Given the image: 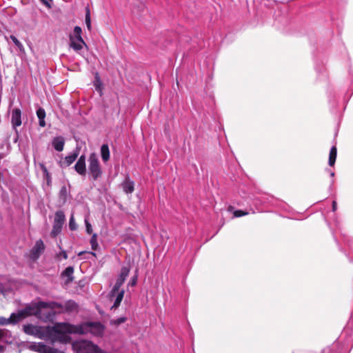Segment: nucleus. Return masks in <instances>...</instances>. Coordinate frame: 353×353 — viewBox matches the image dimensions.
I'll list each match as a JSON object with an SVG mask.
<instances>
[{"mask_svg":"<svg viewBox=\"0 0 353 353\" xmlns=\"http://www.w3.org/2000/svg\"><path fill=\"white\" fill-rule=\"evenodd\" d=\"M64 323H57L53 326H37L32 324L24 325L23 330L27 334L41 339L49 340L52 343L59 341L67 343L70 341L69 335L64 334Z\"/></svg>","mask_w":353,"mask_h":353,"instance_id":"1","label":"nucleus"},{"mask_svg":"<svg viewBox=\"0 0 353 353\" xmlns=\"http://www.w3.org/2000/svg\"><path fill=\"white\" fill-rule=\"evenodd\" d=\"M59 304L50 302L32 301L23 310L17 312L19 321L30 316H35L41 319H47L50 316V310L59 307Z\"/></svg>","mask_w":353,"mask_h":353,"instance_id":"2","label":"nucleus"},{"mask_svg":"<svg viewBox=\"0 0 353 353\" xmlns=\"http://www.w3.org/2000/svg\"><path fill=\"white\" fill-rule=\"evenodd\" d=\"M63 326L64 334L67 335L69 334H86L90 333L93 336H101L104 332L103 325L98 322H87L79 325L64 323Z\"/></svg>","mask_w":353,"mask_h":353,"instance_id":"3","label":"nucleus"},{"mask_svg":"<svg viewBox=\"0 0 353 353\" xmlns=\"http://www.w3.org/2000/svg\"><path fill=\"white\" fill-rule=\"evenodd\" d=\"M72 349L76 353H106L90 341L80 340L72 343Z\"/></svg>","mask_w":353,"mask_h":353,"instance_id":"4","label":"nucleus"},{"mask_svg":"<svg viewBox=\"0 0 353 353\" xmlns=\"http://www.w3.org/2000/svg\"><path fill=\"white\" fill-rule=\"evenodd\" d=\"M81 33V28L79 26H75L73 32L69 34V46L78 53H80L84 47L87 48V44L83 39Z\"/></svg>","mask_w":353,"mask_h":353,"instance_id":"5","label":"nucleus"},{"mask_svg":"<svg viewBox=\"0 0 353 353\" xmlns=\"http://www.w3.org/2000/svg\"><path fill=\"white\" fill-rule=\"evenodd\" d=\"M88 171L94 180L98 179L102 173L99 161L96 154L92 153L88 159Z\"/></svg>","mask_w":353,"mask_h":353,"instance_id":"6","label":"nucleus"},{"mask_svg":"<svg viewBox=\"0 0 353 353\" xmlns=\"http://www.w3.org/2000/svg\"><path fill=\"white\" fill-rule=\"evenodd\" d=\"M129 272H130V269L128 268H126V267L122 268V269L121 270V273H120L119 277L117 278L115 285L112 290V297L114 296V294L116 293V291H121L119 290V288L124 283L126 277L129 274Z\"/></svg>","mask_w":353,"mask_h":353,"instance_id":"7","label":"nucleus"},{"mask_svg":"<svg viewBox=\"0 0 353 353\" xmlns=\"http://www.w3.org/2000/svg\"><path fill=\"white\" fill-rule=\"evenodd\" d=\"M44 250V244L41 240H39L35 243L30 253V257L33 259H37Z\"/></svg>","mask_w":353,"mask_h":353,"instance_id":"8","label":"nucleus"},{"mask_svg":"<svg viewBox=\"0 0 353 353\" xmlns=\"http://www.w3.org/2000/svg\"><path fill=\"white\" fill-rule=\"evenodd\" d=\"M75 170L81 175L86 174L85 157L84 155L80 157L74 166Z\"/></svg>","mask_w":353,"mask_h":353,"instance_id":"9","label":"nucleus"},{"mask_svg":"<svg viewBox=\"0 0 353 353\" xmlns=\"http://www.w3.org/2000/svg\"><path fill=\"white\" fill-rule=\"evenodd\" d=\"M121 185L123 192L126 194H131L134 192V183L128 176L125 179Z\"/></svg>","mask_w":353,"mask_h":353,"instance_id":"10","label":"nucleus"},{"mask_svg":"<svg viewBox=\"0 0 353 353\" xmlns=\"http://www.w3.org/2000/svg\"><path fill=\"white\" fill-rule=\"evenodd\" d=\"M19 321V319L17 313H12L10 318L0 316V325H6L8 324L16 323Z\"/></svg>","mask_w":353,"mask_h":353,"instance_id":"11","label":"nucleus"},{"mask_svg":"<svg viewBox=\"0 0 353 353\" xmlns=\"http://www.w3.org/2000/svg\"><path fill=\"white\" fill-rule=\"evenodd\" d=\"M124 295V290H121V291H116L114 294V296L112 297V294H110V299L113 301V305L112 307L117 308L120 305Z\"/></svg>","mask_w":353,"mask_h":353,"instance_id":"12","label":"nucleus"},{"mask_svg":"<svg viewBox=\"0 0 353 353\" xmlns=\"http://www.w3.org/2000/svg\"><path fill=\"white\" fill-rule=\"evenodd\" d=\"M21 112L18 108L14 109L12 112V123L13 126L18 127L21 125Z\"/></svg>","mask_w":353,"mask_h":353,"instance_id":"13","label":"nucleus"},{"mask_svg":"<svg viewBox=\"0 0 353 353\" xmlns=\"http://www.w3.org/2000/svg\"><path fill=\"white\" fill-rule=\"evenodd\" d=\"M74 268L68 267L62 273L61 276L65 284L69 283L73 279Z\"/></svg>","mask_w":353,"mask_h":353,"instance_id":"14","label":"nucleus"},{"mask_svg":"<svg viewBox=\"0 0 353 353\" xmlns=\"http://www.w3.org/2000/svg\"><path fill=\"white\" fill-rule=\"evenodd\" d=\"M31 349L40 353H50V348L43 343L32 344Z\"/></svg>","mask_w":353,"mask_h":353,"instance_id":"15","label":"nucleus"},{"mask_svg":"<svg viewBox=\"0 0 353 353\" xmlns=\"http://www.w3.org/2000/svg\"><path fill=\"white\" fill-rule=\"evenodd\" d=\"M64 144V139L61 137H57L52 140V145L57 151H62L63 150Z\"/></svg>","mask_w":353,"mask_h":353,"instance_id":"16","label":"nucleus"},{"mask_svg":"<svg viewBox=\"0 0 353 353\" xmlns=\"http://www.w3.org/2000/svg\"><path fill=\"white\" fill-rule=\"evenodd\" d=\"M78 156V152H75L74 153H72L67 157H65V159L62 161V165L63 166H69L71 165L77 159Z\"/></svg>","mask_w":353,"mask_h":353,"instance_id":"17","label":"nucleus"},{"mask_svg":"<svg viewBox=\"0 0 353 353\" xmlns=\"http://www.w3.org/2000/svg\"><path fill=\"white\" fill-rule=\"evenodd\" d=\"M37 115L39 120V125L41 127L46 126L45 117H46V112L43 108H39L37 110Z\"/></svg>","mask_w":353,"mask_h":353,"instance_id":"18","label":"nucleus"},{"mask_svg":"<svg viewBox=\"0 0 353 353\" xmlns=\"http://www.w3.org/2000/svg\"><path fill=\"white\" fill-rule=\"evenodd\" d=\"M101 155L102 160L104 162H106L107 161L109 160L110 150H109V148H108V145H106V144L102 145V146L101 148Z\"/></svg>","mask_w":353,"mask_h":353,"instance_id":"19","label":"nucleus"},{"mask_svg":"<svg viewBox=\"0 0 353 353\" xmlns=\"http://www.w3.org/2000/svg\"><path fill=\"white\" fill-rule=\"evenodd\" d=\"M336 158V148L335 146H333L330 152V157H329V165L330 166L334 165L335 161Z\"/></svg>","mask_w":353,"mask_h":353,"instance_id":"20","label":"nucleus"},{"mask_svg":"<svg viewBox=\"0 0 353 353\" xmlns=\"http://www.w3.org/2000/svg\"><path fill=\"white\" fill-rule=\"evenodd\" d=\"M65 220V215L63 212L58 211L55 214L54 223L63 225Z\"/></svg>","mask_w":353,"mask_h":353,"instance_id":"21","label":"nucleus"},{"mask_svg":"<svg viewBox=\"0 0 353 353\" xmlns=\"http://www.w3.org/2000/svg\"><path fill=\"white\" fill-rule=\"evenodd\" d=\"M62 225H60L59 223H54L53 228L52 230V235L55 236H57L61 231Z\"/></svg>","mask_w":353,"mask_h":353,"instance_id":"22","label":"nucleus"},{"mask_svg":"<svg viewBox=\"0 0 353 353\" xmlns=\"http://www.w3.org/2000/svg\"><path fill=\"white\" fill-rule=\"evenodd\" d=\"M90 245L92 250H97L98 247L97 243V235L96 234H93L92 238L90 239Z\"/></svg>","mask_w":353,"mask_h":353,"instance_id":"23","label":"nucleus"},{"mask_svg":"<svg viewBox=\"0 0 353 353\" xmlns=\"http://www.w3.org/2000/svg\"><path fill=\"white\" fill-rule=\"evenodd\" d=\"M69 228L71 230H75L77 228L73 214L71 215L70 219Z\"/></svg>","mask_w":353,"mask_h":353,"instance_id":"24","label":"nucleus"},{"mask_svg":"<svg viewBox=\"0 0 353 353\" xmlns=\"http://www.w3.org/2000/svg\"><path fill=\"white\" fill-rule=\"evenodd\" d=\"M10 39L19 50H21L22 49H23L22 43L17 39L16 37L11 35Z\"/></svg>","mask_w":353,"mask_h":353,"instance_id":"25","label":"nucleus"},{"mask_svg":"<svg viewBox=\"0 0 353 353\" xmlns=\"http://www.w3.org/2000/svg\"><path fill=\"white\" fill-rule=\"evenodd\" d=\"M85 23L88 30L91 29V19L89 10H87L85 14Z\"/></svg>","mask_w":353,"mask_h":353,"instance_id":"26","label":"nucleus"},{"mask_svg":"<svg viewBox=\"0 0 353 353\" xmlns=\"http://www.w3.org/2000/svg\"><path fill=\"white\" fill-rule=\"evenodd\" d=\"M94 85H95L96 89L98 91L101 92V83L99 77L98 76L96 77V79H95V81H94Z\"/></svg>","mask_w":353,"mask_h":353,"instance_id":"27","label":"nucleus"},{"mask_svg":"<svg viewBox=\"0 0 353 353\" xmlns=\"http://www.w3.org/2000/svg\"><path fill=\"white\" fill-rule=\"evenodd\" d=\"M66 307L68 310H72L77 308V305L74 302L68 301L66 303Z\"/></svg>","mask_w":353,"mask_h":353,"instance_id":"28","label":"nucleus"},{"mask_svg":"<svg viewBox=\"0 0 353 353\" xmlns=\"http://www.w3.org/2000/svg\"><path fill=\"white\" fill-rule=\"evenodd\" d=\"M85 224L86 227V232L88 234H91L92 232V228L91 224L89 223L87 219H85Z\"/></svg>","mask_w":353,"mask_h":353,"instance_id":"29","label":"nucleus"},{"mask_svg":"<svg viewBox=\"0 0 353 353\" xmlns=\"http://www.w3.org/2000/svg\"><path fill=\"white\" fill-rule=\"evenodd\" d=\"M41 170L43 172V174H44L46 179L48 181H49L50 180V174H49V172H48L47 168L43 165H41Z\"/></svg>","mask_w":353,"mask_h":353,"instance_id":"30","label":"nucleus"},{"mask_svg":"<svg viewBox=\"0 0 353 353\" xmlns=\"http://www.w3.org/2000/svg\"><path fill=\"white\" fill-rule=\"evenodd\" d=\"M246 214H248V212H243L242 210H236L234 212V216L235 217H240V216H244V215H246Z\"/></svg>","mask_w":353,"mask_h":353,"instance_id":"31","label":"nucleus"},{"mask_svg":"<svg viewBox=\"0 0 353 353\" xmlns=\"http://www.w3.org/2000/svg\"><path fill=\"white\" fill-rule=\"evenodd\" d=\"M48 8H52V0H40Z\"/></svg>","mask_w":353,"mask_h":353,"instance_id":"32","label":"nucleus"},{"mask_svg":"<svg viewBox=\"0 0 353 353\" xmlns=\"http://www.w3.org/2000/svg\"><path fill=\"white\" fill-rule=\"evenodd\" d=\"M57 257L59 260L61 259H66L68 258V255L65 252V251H61L58 255Z\"/></svg>","mask_w":353,"mask_h":353,"instance_id":"33","label":"nucleus"},{"mask_svg":"<svg viewBox=\"0 0 353 353\" xmlns=\"http://www.w3.org/2000/svg\"><path fill=\"white\" fill-rule=\"evenodd\" d=\"M125 318H120V319H118L116 321H114V323L120 324V323L125 322Z\"/></svg>","mask_w":353,"mask_h":353,"instance_id":"34","label":"nucleus"},{"mask_svg":"<svg viewBox=\"0 0 353 353\" xmlns=\"http://www.w3.org/2000/svg\"><path fill=\"white\" fill-rule=\"evenodd\" d=\"M137 277H134L131 281V285H134L137 283Z\"/></svg>","mask_w":353,"mask_h":353,"instance_id":"35","label":"nucleus"},{"mask_svg":"<svg viewBox=\"0 0 353 353\" xmlns=\"http://www.w3.org/2000/svg\"><path fill=\"white\" fill-rule=\"evenodd\" d=\"M332 210H333V211H335L336 210V201H333V203H332Z\"/></svg>","mask_w":353,"mask_h":353,"instance_id":"36","label":"nucleus"},{"mask_svg":"<svg viewBox=\"0 0 353 353\" xmlns=\"http://www.w3.org/2000/svg\"><path fill=\"white\" fill-rule=\"evenodd\" d=\"M4 335V332L2 330H0V340L3 338Z\"/></svg>","mask_w":353,"mask_h":353,"instance_id":"37","label":"nucleus"},{"mask_svg":"<svg viewBox=\"0 0 353 353\" xmlns=\"http://www.w3.org/2000/svg\"><path fill=\"white\" fill-rule=\"evenodd\" d=\"M83 253V252H79V255L80 256V255H81Z\"/></svg>","mask_w":353,"mask_h":353,"instance_id":"38","label":"nucleus"},{"mask_svg":"<svg viewBox=\"0 0 353 353\" xmlns=\"http://www.w3.org/2000/svg\"><path fill=\"white\" fill-rule=\"evenodd\" d=\"M331 176H334V173H333V172H332V173H331Z\"/></svg>","mask_w":353,"mask_h":353,"instance_id":"39","label":"nucleus"}]
</instances>
